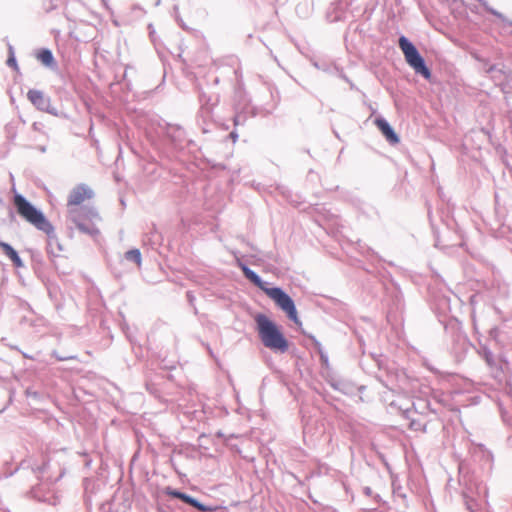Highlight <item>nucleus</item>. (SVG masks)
I'll list each match as a JSON object with an SVG mask.
<instances>
[{"label": "nucleus", "mask_w": 512, "mask_h": 512, "mask_svg": "<svg viewBox=\"0 0 512 512\" xmlns=\"http://www.w3.org/2000/svg\"><path fill=\"white\" fill-rule=\"evenodd\" d=\"M0 248L16 267H22L23 262L14 248L6 242L0 241Z\"/></svg>", "instance_id": "obj_9"}, {"label": "nucleus", "mask_w": 512, "mask_h": 512, "mask_svg": "<svg viewBox=\"0 0 512 512\" xmlns=\"http://www.w3.org/2000/svg\"><path fill=\"white\" fill-rule=\"evenodd\" d=\"M28 99L31 101L33 105L37 108L43 109L46 106V100L41 91L38 90H29L27 93Z\"/></svg>", "instance_id": "obj_10"}, {"label": "nucleus", "mask_w": 512, "mask_h": 512, "mask_svg": "<svg viewBox=\"0 0 512 512\" xmlns=\"http://www.w3.org/2000/svg\"><path fill=\"white\" fill-rule=\"evenodd\" d=\"M13 204L16 208L18 215L29 224L33 225L36 229L44 232L49 238V251L54 253L52 243L56 241L55 229L51 222L45 215L33 206L21 194H15L13 197Z\"/></svg>", "instance_id": "obj_1"}, {"label": "nucleus", "mask_w": 512, "mask_h": 512, "mask_svg": "<svg viewBox=\"0 0 512 512\" xmlns=\"http://www.w3.org/2000/svg\"><path fill=\"white\" fill-rule=\"evenodd\" d=\"M166 494L173 498L180 499L181 501L193 506L194 508H196L197 510H199L201 512H215L218 510H226L225 507H221V506H206V505L200 503L195 498H193L183 492L176 491V490H173L170 488H168L166 490Z\"/></svg>", "instance_id": "obj_7"}, {"label": "nucleus", "mask_w": 512, "mask_h": 512, "mask_svg": "<svg viewBox=\"0 0 512 512\" xmlns=\"http://www.w3.org/2000/svg\"><path fill=\"white\" fill-rule=\"evenodd\" d=\"M94 196L93 190L86 184H78L71 189L67 198V209L84 207L83 204Z\"/></svg>", "instance_id": "obj_6"}, {"label": "nucleus", "mask_w": 512, "mask_h": 512, "mask_svg": "<svg viewBox=\"0 0 512 512\" xmlns=\"http://www.w3.org/2000/svg\"><path fill=\"white\" fill-rule=\"evenodd\" d=\"M36 58L47 67H52L55 64L53 54L48 49L39 50L36 54Z\"/></svg>", "instance_id": "obj_11"}, {"label": "nucleus", "mask_w": 512, "mask_h": 512, "mask_svg": "<svg viewBox=\"0 0 512 512\" xmlns=\"http://www.w3.org/2000/svg\"><path fill=\"white\" fill-rule=\"evenodd\" d=\"M96 216L93 209L88 207H78L67 209L68 219L74 223L77 228L85 233H93L94 227L91 223L92 219Z\"/></svg>", "instance_id": "obj_5"}, {"label": "nucleus", "mask_w": 512, "mask_h": 512, "mask_svg": "<svg viewBox=\"0 0 512 512\" xmlns=\"http://www.w3.org/2000/svg\"><path fill=\"white\" fill-rule=\"evenodd\" d=\"M240 267L245 277L249 279L253 284L258 286L260 289H262L265 292V294L269 298H271L276 303V305L286 313V315L291 321H293L297 325H301V321L298 317L295 304L288 294H286L280 288L264 287L260 277L254 271L250 270L244 264H240Z\"/></svg>", "instance_id": "obj_2"}, {"label": "nucleus", "mask_w": 512, "mask_h": 512, "mask_svg": "<svg viewBox=\"0 0 512 512\" xmlns=\"http://www.w3.org/2000/svg\"><path fill=\"white\" fill-rule=\"evenodd\" d=\"M399 47L404 54L407 64L413 68V70L422 75L425 79H431V71L425 65L424 59L419 54L416 47L404 36L399 38Z\"/></svg>", "instance_id": "obj_4"}, {"label": "nucleus", "mask_w": 512, "mask_h": 512, "mask_svg": "<svg viewBox=\"0 0 512 512\" xmlns=\"http://www.w3.org/2000/svg\"><path fill=\"white\" fill-rule=\"evenodd\" d=\"M255 322L259 338L266 348L280 353L288 350V341L275 322L264 314H257Z\"/></svg>", "instance_id": "obj_3"}, {"label": "nucleus", "mask_w": 512, "mask_h": 512, "mask_svg": "<svg viewBox=\"0 0 512 512\" xmlns=\"http://www.w3.org/2000/svg\"><path fill=\"white\" fill-rule=\"evenodd\" d=\"M7 64L10 66V67H13V68H16L17 67V63H16V60L14 58L13 55H11L9 57V59L7 60Z\"/></svg>", "instance_id": "obj_13"}, {"label": "nucleus", "mask_w": 512, "mask_h": 512, "mask_svg": "<svg viewBox=\"0 0 512 512\" xmlns=\"http://www.w3.org/2000/svg\"><path fill=\"white\" fill-rule=\"evenodd\" d=\"M375 124L390 143L397 144L399 142V137L386 120L378 118L375 120Z\"/></svg>", "instance_id": "obj_8"}, {"label": "nucleus", "mask_w": 512, "mask_h": 512, "mask_svg": "<svg viewBox=\"0 0 512 512\" xmlns=\"http://www.w3.org/2000/svg\"><path fill=\"white\" fill-rule=\"evenodd\" d=\"M125 257L128 260L134 261L138 266L141 265V253L138 249H132L125 253Z\"/></svg>", "instance_id": "obj_12"}]
</instances>
